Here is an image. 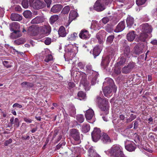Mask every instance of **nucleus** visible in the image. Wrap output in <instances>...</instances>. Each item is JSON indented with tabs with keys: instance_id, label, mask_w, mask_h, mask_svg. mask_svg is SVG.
Here are the masks:
<instances>
[{
	"instance_id": "nucleus-26",
	"label": "nucleus",
	"mask_w": 157,
	"mask_h": 157,
	"mask_svg": "<svg viewBox=\"0 0 157 157\" xmlns=\"http://www.w3.org/2000/svg\"><path fill=\"white\" fill-rule=\"evenodd\" d=\"M13 31V32L10 34V38L14 39L21 36V34L20 33V31L19 30H15Z\"/></svg>"
},
{
	"instance_id": "nucleus-18",
	"label": "nucleus",
	"mask_w": 157,
	"mask_h": 157,
	"mask_svg": "<svg viewBox=\"0 0 157 157\" xmlns=\"http://www.w3.org/2000/svg\"><path fill=\"white\" fill-rule=\"evenodd\" d=\"M102 49V48L100 46L97 45L95 46L93 51V54L94 58L99 55Z\"/></svg>"
},
{
	"instance_id": "nucleus-49",
	"label": "nucleus",
	"mask_w": 157,
	"mask_h": 157,
	"mask_svg": "<svg viewBox=\"0 0 157 157\" xmlns=\"http://www.w3.org/2000/svg\"><path fill=\"white\" fill-rule=\"evenodd\" d=\"M70 7L69 6H65L63 9L62 13L63 14H67L70 11Z\"/></svg>"
},
{
	"instance_id": "nucleus-10",
	"label": "nucleus",
	"mask_w": 157,
	"mask_h": 157,
	"mask_svg": "<svg viewBox=\"0 0 157 157\" xmlns=\"http://www.w3.org/2000/svg\"><path fill=\"white\" fill-rule=\"evenodd\" d=\"M94 8L97 11L100 12L104 10L105 8L103 3L99 1H97L94 6Z\"/></svg>"
},
{
	"instance_id": "nucleus-29",
	"label": "nucleus",
	"mask_w": 157,
	"mask_h": 157,
	"mask_svg": "<svg viewBox=\"0 0 157 157\" xmlns=\"http://www.w3.org/2000/svg\"><path fill=\"white\" fill-rule=\"evenodd\" d=\"M136 36L135 32L133 31L129 32L127 35V40L129 41H132L134 39Z\"/></svg>"
},
{
	"instance_id": "nucleus-5",
	"label": "nucleus",
	"mask_w": 157,
	"mask_h": 157,
	"mask_svg": "<svg viewBox=\"0 0 157 157\" xmlns=\"http://www.w3.org/2000/svg\"><path fill=\"white\" fill-rule=\"evenodd\" d=\"M81 75L82 76V78L80 82V86H81V85L83 86L86 90H89L90 87L89 86V82L86 78V74L85 73L82 72Z\"/></svg>"
},
{
	"instance_id": "nucleus-21",
	"label": "nucleus",
	"mask_w": 157,
	"mask_h": 157,
	"mask_svg": "<svg viewBox=\"0 0 157 157\" xmlns=\"http://www.w3.org/2000/svg\"><path fill=\"white\" fill-rule=\"evenodd\" d=\"M10 27L11 31L18 30L20 28V24L17 22H13L10 24Z\"/></svg>"
},
{
	"instance_id": "nucleus-14",
	"label": "nucleus",
	"mask_w": 157,
	"mask_h": 157,
	"mask_svg": "<svg viewBox=\"0 0 157 157\" xmlns=\"http://www.w3.org/2000/svg\"><path fill=\"white\" fill-rule=\"evenodd\" d=\"M94 114L93 110L91 109H90L86 111L85 116L86 120L90 123Z\"/></svg>"
},
{
	"instance_id": "nucleus-8",
	"label": "nucleus",
	"mask_w": 157,
	"mask_h": 157,
	"mask_svg": "<svg viewBox=\"0 0 157 157\" xmlns=\"http://www.w3.org/2000/svg\"><path fill=\"white\" fill-rule=\"evenodd\" d=\"M125 147L126 150L130 152L134 151L136 148L134 143L128 140L125 142Z\"/></svg>"
},
{
	"instance_id": "nucleus-35",
	"label": "nucleus",
	"mask_w": 157,
	"mask_h": 157,
	"mask_svg": "<svg viewBox=\"0 0 157 157\" xmlns=\"http://www.w3.org/2000/svg\"><path fill=\"white\" fill-rule=\"evenodd\" d=\"M92 75L93 77L91 81V85H94L96 83L98 74L97 72H94L93 74Z\"/></svg>"
},
{
	"instance_id": "nucleus-11",
	"label": "nucleus",
	"mask_w": 157,
	"mask_h": 157,
	"mask_svg": "<svg viewBox=\"0 0 157 157\" xmlns=\"http://www.w3.org/2000/svg\"><path fill=\"white\" fill-rule=\"evenodd\" d=\"M135 67V64L133 63H130L126 66L123 67L121 71L124 74H127L130 73L132 69Z\"/></svg>"
},
{
	"instance_id": "nucleus-19",
	"label": "nucleus",
	"mask_w": 157,
	"mask_h": 157,
	"mask_svg": "<svg viewBox=\"0 0 157 157\" xmlns=\"http://www.w3.org/2000/svg\"><path fill=\"white\" fill-rule=\"evenodd\" d=\"M103 24H101L100 21L98 22L97 21H94L92 22L91 27L94 30H99L103 26Z\"/></svg>"
},
{
	"instance_id": "nucleus-46",
	"label": "nucleus",
	"mask_w": 157,
	"mask_h": 157,
	"mask_svg": "<svg viewBox=\"0 0 157 157\" xmlns=\"http://www.w3.org/2000/svg\"><path fill=\"white\" fill-rule=\"evenodd\" d=\"M126 58L125 57L124 58V57H122L120 58V60L117 63V64L118 65L121 66L123 65H124L126 60Z\"/></svg>"
},
{
	"instance_id": "nucleus-32",
	"label": "nucleus",
	"mask_w": 157,
	"mask_h": 157,
	"mask_svg": "<svg viewBox=\"0 0 157 157\" xmlns=\"http://www.w3.org/2000/svg\"><path fill=\"white\" fill-rule=\"evenodd\" d=\"M111 92L110 88L108 86L105 87L103 89V93L105 96L108 98L111 96Z\"/></svg>"
},
{
	"instance_id": "nucleus-43",
	"label": "nucleus",
	"mask_w": 157,
	"mask_h": 157,
	"mask_svg": "<svg viewBox=\"0 0 157 157\" xmlns=\"http://www.w3.org/2000/svg\"><path fill=\"white\" fill-rule=\"evenodd\" d=\"M58 19L57 15H54L51 17L50 19V21L51 24H53Z\"/></svg>"
},
{
	"instance_id": "nucleus-25",
	"label": "nucleus",
	"mask_w": 157,
	"mask_h": 157,
	"mask_svg": "<svg viewBox=\"0 0 157 157\" xmlns=\"http://www.w3.org/2000/svg\"><path fill=\"white\" fill-rule=\"evenodd\" d=\"M70 48H68V51L72 53L73 56L76 54L78 51V48L75 46L71 45L69 46Z\"/></svg>"
},
{
	"instance_id": "nucleus-1",
	"label": "nucleus",
	"mask_w": 157,
	"mask_h": 157,
	"mask_svg": "<svg viewBox=\"0 0 157 157\" xmlns=\"http://www.w3.org/2000/svg\"><path fill=\"white\" fill-rule=\"evenodd\" d=\"M95 101L101 110L104 112L105 114H107L109 113V104L108 100L107 98H102L97 96L95 99Z\"/></svg>"
},
{
	"instance_id": "nucleus-16",
	"label": "nucleus",
	"mask_w": 157,
	"mask_h": 157,
	"mask_svg": "<svg viewBox=\"0 0 157 157\" xmlns=\"http://www.w3.org/2000/svg\"><path fill=\"white\" fill-rule=\"evenodd\" d=\"M39 30L44 34H49L51 32V27L49 25H44V27H40L39 28Z\"/></svg>"
},
{
	"instance_id": "nucleus-36",
	"label": "nucleus",
	"mask_w": 157,
	"mask_h": 157,
	"mask_svg": "<svg viewBox=\"0 0 157 157\" xmlns=\"http://www.w3.org/2000/svg\"><path fill=\"white\" fill-rule=\"evenodd\" d=\"M86 72L87 74H90L92 73V75L93 74L94 72H96L92 69V65L90 64H88L86 66Z\"/></svg>"
},
{
	"instance_id": "nucleus-33",
	"label": "nucleus",
	"mask_w": 157,
	"mask_h": 157,
	"mask_svg": "<svg viewBox=\"0 0 157 157\" xmlns=\"http://www.w3.org/2000/svg\"><path fill=\"white\" fill-rule=\"evenodd\" d=\"M144 47V45H142L140 46H135L134 48L135 53L137 54H140L143 52V50Z\"/></svg>"
},
{
	"instance_id": "nucleus-57",
	"label": "nucleus",
	"mask_w": 157,
	"mask_h": 157,
	"mask_svg": "<svg viewBox=\"0 0 157 157\" xmlns=\"http://www.w3.org/2000/svg\"><path fill=\"white\" fill-rule=\"evenodd\" d=\"M9 62L7 61H4L3 62V64L7 68H9L11 67V65L8 64Z\"/></svg>"
},
{
	"instance_id": "nucleus-61",
	"label": "nucleus",
	"mask_w": 157,
	"mask_h": 157,
	"mask_svg": "<svg viewBox=\"0 0 157 157\" xmlns=\"http://www.w3.org/2000/svg\"><path fill=\"white\" fill-rule=\"evenodd\" d=\"M23 119L24 121L25 122L29 123H31L32 121V120L30 119L29 118L24 117Z\"/></svg>"
},
{
	"instance_id": "nucleus-31",
	"label": "nucleus",
	"mask_w": 157,
	"mask_h": 157,
	"mask_svg": "<svg viewBox=\"0 0 157 157\" xmlns=\"http://www.w3.org/2000/svg\"><path fill=\"white\" fill-rule=\"evenodd\" d=\"M130 50L128 46H125L124 50L123 55L126 58H129L130 56Z\"/></svg>"
},
{
	"instance_id": "nucleus-34",
	"label": "nucleus",
	"mask_w": 157,
	"mask_h": 157,
	"mask_svg": "<svg viewBox=\"0 0 157 157\" xmlns=\"http://www.w3.org/2000/svg\"><path fill=\"white\" fill-rule=\"evenodd\" d=\"M43 22V18L40 16H38L33 19L31 21L32 24H39Z\"/></svg>"
},
{
	"instance_id": "nucleus-2",
	"label": "nucleus",
	"mask_w": 157,
	"mask_h": 157,
	"mask_svg": "<svg viewBox=\"0 0 157 157\" xmlns=\"http://www.w3.org/2000/svg\"><path fill=\"white\" fill-rule=\"evenodd\" d=\"M105 152L114 157H126L124 153L123 148L119 145H113L110 149L105 151Z\"/></svg>"
},
{
	"instance_id": "nucleus-52",
	"label": "nucleus",
	"mask_w": 157,
	"mask_h": 157,
	"mask_svg": "<svg viewBox=\"0 0 157 157\" xmlns=\"http://www.w3.org/2000/svg\"><path fill=\"white\" fill-rule=\"evenodd\" d=\"M52 55L49 54L46 56L44 59V61L46 62H48L49 61L52 60Z\"/></svg>"
},
{
	"instance_id": "nucleus-22",
	"label": "nucleus",
	"mask_w": 157,
	"mask_h": 157,
	"mask_svg": "<svg viewBox=\"0 0 157 157\" xmlns=\"http://www.w3.org/2000/svg\"><path fill=\"white\" fill-rule=\"evenodd\" d=\"M63 8L62 6L59 4L54 5L51 9V11L53 13H57L59 12Z\"/></svg>"
},
{
	"instance_id": "nucleus-17",
	"label": "nucleus",
	"mask_w": 157,
	"mask_h": 157,
	"mask_svg": "<svg viewBox=\"0 0 157 157\" xmlns=\"http://www.w3.org/2000/svg\"><path fill=\"white\" fill-rule=\"evenodd\" d=\"M105 32L104 30H101L96 35V37L98 40V42L99 43H102L104 36L105 35Z\"/></svg>"
},
{
	"instance_id": "nucleus-7",
	"label": "nucleus",
	"mask_w": 157,
	"mask_h": 157,
	"mask_svg": "<svg viewBox=\"0 0 157 157\" xmlns=\"http://www.w3.org/2000/svg\"><path fill=\"white\" fill-rule=\"evenodd\" d=\"M70 136L76 141H78L80 140L79 132L76 129L73 128L70 130Z\"/></svg>"
},
{
	"instance_id": "nucleus-20",
	"label": "nucleus",
	"mask_w": 157,
	"mask_h": 157,
	"mask_svg": "<svg viewBox=\"0 0 157 157\" xmlns=\"http://www.w3.org/2000/svg\"><path fill=\"white\" fill-rule=\"evenodd\" d=\"M125 27L124 21H121L118 24L114 30V32L116 33L121 32L124 29Z\"/></svg>"
},
{
	"instance_id": "nucleus-48",
	"label": "nucleus",
	"mask_w": 157,
	"mask_h": 157,
	"mask_svg": "<svg viewBox=\"0 0 157 157\" xmlns=\"http://www.w3.org/2000/svg\"><path fill=\"white\" fill-rule=\"evenodd\" d=\"M21 4L24 8H27L29 6V2L28 0H23Z\"/></svg>"
},
{
	"instance_id": "nucleus-58",
	"label": "nucleus",
	"mask_w": 157,
	"mask_h": 157,
	"mask_svg": "<svg viewBox=\"0 0 157 157\" xmlns=\"http://www.w3.org/2000/svg\"><path fill=\"white\" fill-rule=\"evenodd\" d=\"M51 42V40L50 38H47L45 40L44 43L47 45H49Z\"/></svg>"
},
{
	"instance_id": "nucleus-53",
	"label": "nucleus",
	"mask_w": 157,
	"mask_h": 157,
	"mask_svg": "<svg viewBox=\"0 0 157 157\" xmlns=\"http://www.w3.org/2000/svg\"><path fill=\"white\" fill-rule=\"evenodd\" d=\"M13 124H14V127L16 128L18 127L20 124L19 119L17 118H15Z\"/></svg>"
},
{
	"instance_id": "nucleus-62",
	"label": "nucleus",
	"mask_w": 157,
	"mask_h": 157,
	"mask_svg": "<svg viewBox=\"0 0 157 157\" xmlns=\"http://www.w3.org/2000/svg\"><path fill=\"white\" fill-rule=\"evenodd\" d=\"M13 108L17 107L20 108H21L22 107V105L19 104L18 103H15L13 105Z\"/></svg>"
},
{
	"instance_id": "nucleus-12",
	"label": "nucleus",
	"mask_w": 157,
	"mask_h": 157,
	"mask_svg": "<svg viewBox=\"0 0 157 157\" xmlns=\"http://www.w3.org/2000/svg\"><path fill=\"white\" fill-rule=\"evenodd\" d=\"M141 26L142 28V32L147 33V34L151 32L152 29L151 26L148 23L143 24Z\"/></svg>"
},
{
	"instance_id": "nucleus-51",
	"label": "nucleus",
	"mask_w": 157,
	"mask_h": 157,
	"mask_svg": "<svg viewBox=\"0 0 157 157\" xmlns=\"http://www.w3.org/2000/svg\"><path fill=\"white\" fill-rule=\"evenodd\" d=\"M86 64L85 63L79 62L77 64V67L80 69H83L85 67Z\"/></svg>"
},
{
	"instance_id": "nucleus-6",
	"label": "nucleus",
	"mask_w": 157,
	"mask_h": 157,
	"mask_svg": "<svg viewBox=\"0 0 157 157\" xmlns=\"http://www.w3.org/2000/svg\"><path fill=\"white\" fill-rule=\"evenodd\" d=\"M37 25H33L29 27L28 29V33L31 36H35L37 34L39 28Z\"/></svg>"
},
{
	"instance_id": "nucleus-50",
	"label": "nucleus",
	"mask_w": 157,
	"mask_h": 157,
	"mask_svg": "<svg viewBox=\"0 0 157 157\" xmlns=\"http://www.w3.org/2000/svg\"><path fill=\"white\" fill-rule=\"evenodd\" d=\"M14 43L15 44L19 45L23 44L24 43V42L22 40H21V39H19L15 40L14 42Z\"/></svg>"
},
{
	"instance_id": "nucleus-38",
	"label": "nucleus",
	"mask_w": 157,
	"mask_h": 157,
	"mask_svg": "<svg viewBox=\"0 0 157 157\" xmlns=\"http://www.w3.org/2000/svg\"><path fill=\"white\" fill-rule=\"evenodd\" d=\"M21 85L23 87L30 88L33 87L34 84L33 83L25 82L21 83Z\"/></svg>"
},
{
	"instance_id": "nucleus-39",
	"label": "nucleus",
	"mask_w": 157,
	"mask_h": 157,
	"mask_svg": "<svg viewBox=\"0 0 157 157\" xmlns=\"http://www.w3.org/2000/svg\"><path fill=\"white\" fill-rule=\"evenodd\" d=\"M77 13L75 11H71L69 14V18L71 20H74L77 17Z\"/></svg>"
},
{
	"instance_id": "nucleus-15",
	"label": "nucleus",
	"mask_w": 157,
	"mask_h": 157,
	"mask_svg": "<svg viewBox=\"0 0 157 157\" xmlns=\"http://www.w3.org/2000/svg\"><path fill=\"white\" fill-rule=\"evenodd\" d=\"M79 37L83 39H86L90 37L88 31L86 29H83L81 31L79 35Z\"/></svg>"
},
{
	"instance_id": "nucleus-47",
	"label": "nucleus",
	"mask_w": 157,
	"mask_h": 157,
	"mask_svg": "<svg viewBox=\"0 0 157 157\" xmlns=\"http://www.w3.org/2000/svg\"><path fill=\"white\" fill-rule=\"evenodd\" d=\"M89 155L91 157H93V156L96 153L95 152L92 147H90L89 148L88 150Z\"/></svg>"
},
{
	"instance_id": "nucleus-13",
	"label": "nucleus",
	"mask_w": 157,
	"mask_h": 157,
	"mask_svg": "<svg viewBox=\"0 0 157 157\" xmlns=\"http://www.w3.org/2000/svg\"><path fill=\"white\" fill-rule=\"evenodd\" d=\"M148 36L147 33L142 32L137 35L136 40L138 42H145Z\"/></svg>"
},
{
	"instance_id": "nucleus-45",
	"label": "nucleus",
	"mask_w": 157,
	"mask_h": 157,
	"mask_svg": "<svg viewBox=\"0 0 157 157\" xmlns=\"http://www.w3.org/2000/svg\"><path fill=\"white\" fill-rule=\"evenodd\" d=\"M109 82L111 84L110 85V86H111L113 88V91L114 92H116L117 91V87L114 84V82L113 80L111 78L109 79Z\"/></svg>"
},
{
	"instance_id": "nucleus-63",
	"label": "nucleus",
	"mask_w": 157,
	"mask_h": 157,
	"mask_svg": "<svg viewBox=\"0 0 157 157\" xmlns=\"http://www.w3.org/2000/svg\"><path fill=\"white\" fill-rule=\"evenodd\" d=\"M121 120L120 119H118L117 120L116 119H114L113 120V123L114 125H116L118 123H119L120 122Z\"/></svg>"
},
{
	"instance_id": "nucleus-3",
	"label": "nucleus",
	"mask_w": 157,
	"mask_h": 157,
	"mask_svg": "<svg viewBox=\"0 0 157 157\" xmlns=\"http://www.w3.org/2000/svg\"><path fill=\"white\" fill-rule=\"evenodd\" d=\"M29 3L35 9H39L45 7L46 4L40 0H29Z\"/></svg>"
},
{
	"instance_id": "nucleus-4",
	"label": "nucleus",
	"mask_w": 157,
	"mask_h": 157,
	"mask_svg": "<svg viewBox=\"0 0 157 157\" xmlns=\"http://www.w3.org/2000/svg\"><path fill=\"white\" fill-rule=\"evenodd\" d=\"M101 136V131L99 128H95L91 133V136L93 141L96 142L99 139Z\"/></svg>"
},
{
	"instance_id": "nucleus-28",
	"label": "nucleus",
	"mask_w": 157,
	"mask_h": 157,
	"mask_svg": "<svg viewBox=\"0 0 157 157\" xmlns=\"http://www.w3.org/2000/svg\"><path fill=\"white\" fill-rule=\"evenodd\" d=\"M111 60L109 56H107L105 59H102L101 65L104 67L107 66Z\"/></svg>"
},
{
	"instance_id": "nucleus-42",
	"label": "nucleus",
	"mask_w": 157,
	"mask_h": 157,
	"mask_svg": "<svg viewBox=\"0 0 157 157\" xmlns=\"http://www.w3.org/2000/svg\"><path fill=\"white\" fill-rule=\"evenodd\" d=\"M78 37L77 33H74L73 34L69 35L68 36V40H75L76 37Z\"/></svg>"
},
{
	"instance_id": "nucleus-40",
	"label": "nucleus",
	"mask_w": 157,
	"mask_h": 157,
	"mask_svg": "<svg viewBox=\"0 0 157 157\" xmlns=\"http://www.w3.org/2000/svg\"><path fill=\"white\" fill-rule=\"evenodd\" d=\"M76 120L79 123H82L84 120L83 116L82 114H78L76 117Z\"/></svg>"
},
{
	"instance_id": "nucleus-27",
	"label": "nucleus",
	"mask_w": 157,
	"mask_h": 157,
	"mask_svg": "<svg viewBox=\"0 0 157 157\" xmlns=\"http://www.w3.org/2000/svg\"><path fill=\"white\" fill-rule=\"evenodd\" d=\"M126 22L127 26L130 28L134 23V18L130 15H128L126 20Z\"/></svg>"
},
{
	"instance_id": "nucleus-64",
	"label": "nucleus",
	"mask_w": 157,
	"mask_h": 157,
	"mask_svg": "<svg viewBox=\"0 0 157 157\" xmlns=\"http://www.w3.org/2000/svg\"><path fill=\"white\" fill-rule=\"evenodd\" d=\"M114 72L117 75H119L121 73V69L119 68L116 69L114 70Z\"/></svg>"
},
{
	"instance_id": "nucleus-59",
	"label": "nucleus",
	"mask_w": 157,
	"mask_h": 157,
	"mask_svg": "<svg viewBox=\"0 0 157 157\" xmlns=\"http://www.w3.org/2000/svg\"><path fill=\"white\" fill-rule=\"evenodd\" d=\"M12 142V140L10 138L8 140L6 141L4 143V145L6 146H7L10 144H11Z\"/></svg>"
},
{
	"instance_id": "nucleus-44",
	"label": "nucleus",
	"mask_w": 157,
	"mask_h": 157,
	"mask_svg": "<svg viewBox=\"0 0 157 157\" xmlns=\"http://www.w3.org/2000/svg\"><path fill=\"white\" fill-rule=\"evenodd\" d=\"M24 16L26 18H29L31 17L32 13L29 10L24 11L23 13Z\"/></svg>"
},
{
	"instance_id": "nucleus-23",
	"label": "nucleus",
	"mask_w": 157,
	"mask_h": 157,
	"mask_svg": "<svg viewBox=\"0 0 157 157\" xmlns=\"http://www.w3.org/2000/svg\"><path fill=\"white\" fill-rule=\"evenodd\" d=\"M68 113L71 117H73L76 113V109L73 105H69L68 109Z\"/></svg>"
},
{
	"instance_id": "nucleus-55",
	"label": "nucleus",
	"mask_w": 157,
	"mask_h": 157,
	"mask_svg": "<svg viewBox=\"0 0 157 157\" xmlns=\"http://www.w3.org/2000/svg\"><path fill=\"white\" fill-rule=\"evenodd\" d=\"M109 21V19L107 17H103L101 20L100 21L101 22V23L102 24V23L104 24H106Z\"/></svg>"
},
{
	"instance_id": "nucleus-54",
	"label": "nucleus",
	"mask_w": 157,
	"mask_h": 157,
	"mask_svg": "<svg viewBox=\"0 0 157 157\" xmlns=\"http://www.w3.org/2000/svg\"><path fill=\"white\" fill-rule=\"evenodd\" d=\"M146 1V0H136V3L138 6H141L144 4Z\"/></svg>"
},
{
	"instance_id": "nucleus-9",
	"label": "nucleus",
	"mask_w": 157,
	"mask_h": 157,
	"mask_svg": "<svg viewBox=\"0 0 157 157\" xmlns=\"http://www.w3.org/2000/svg\"><path fill=\"white\" fill-rule=\"evenodd\" d=\"M100 139L104 144H108L111 142V140L109 136L106 133L103 132L101 133Z\"/></svg>"
},
{
	"instance_id": "nucleus-41",
	"label": "nucleus",
	"mask_w": 157,
	"mask_h": 157,
	"mask_svg": "<svg viewBox=\"0 0 157 157\" xmlns=\"http://www.w3.org/2000/svg\"><path fill=\"white\" fill-rule=\"evenodd\" d=\"M78 96L80 100L85 99L86 97V94L82 91H79L78 93Z\"/></svg>"
},
{
	"instance_id": "nucleus-24",
	"label": "nucleus",
	"mask_w": 157,
	"mask_h": 157,
	"mask_svg": "<svg viewBox=\"0 0 157 157\" xmlns=\"http://www.w3.org/2000/svg\"><path fill=\"white\" fill-rule=\"evenodd\" d=\"M10 19L12 21H20L22 19V17L18 14L13 13L11 15Z\"/></svg>"
},
{
	"instance_id": "nucleus-30",
	"label": "nucleus",
	"mask_w": 157,
	"mask_h": 157,
	"mask_svg": "<svg viewBox=\"0 0 157 157\" xmlns=\"http://www.w3.org/2000/svg\"><path fill=\"white\" fill-rule=\"evenodd\" d=\"M58 32L59 35L62 37L65 36L67 34L65 28L63 26H61L60 27Z\"/></svg>"
},
{
	"instance_id": "nucleus-56",
	"label": "nucleus",
	"mask_w": 157,
	"mask_h": 157,
	"mask_svg": "<svg viewBox=\"0 0 157 157\" xmlns=\"http://www.w3.org/2000/svg\"><path fill=\"white\" fill-rule=\"evenodd\" d=\"M114 38V35L109 36L107 37V40L109 43H111L113 41Z\"/></svg>"
},
{
	"instance_id": "nucleus-60",
	"label": "nucleus",
	"mask_w": 157,
	"mask_h": 157,
	"mask_svg": "<svg viewBox=\"0 0 157 157\" xmlns=\"http://www.w3.org/2000/svg\"><path fill=\"white\" fill-rule=\"evenodd\" d=\"M45 2L47 5V7L48 8L50 7V5L52 3V0H44Z\"/></svg>"
},
{
	"instance_id": "nucleus-37",
	"label": "nucleus",
	"mask_w": 157,
	"mask_h": 157,
	"mask_svg": "<svg viewBox=\"0 0 157 157\" xmlns=\"http://www.w3.org/2000/svg\"><path fill=\"white\" fill-rule=\"evenodd\" d=\"M90 129V126L89 124H84L82 126V131L83 132L86 133Z\"/></svg>"
}]
</instances>
